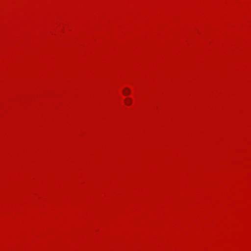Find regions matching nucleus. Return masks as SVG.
<instances>
[{"mask_svg": "<svg viewBox=\"0 0 251 251\" xmlns=\"http://www.w3.org/2000/svg\"><path fill=\"white\" fill-rule=\"evenodd\" d=\"M130 90L128 88H126L124 89L123 93L125 95H127L130 93Z\"/></svg>", "mask_w": 251, "mask_h": 251, "instance_id": "obj_1", "label": "nucleus"}, {"mask_svg": "<svg viewBox=\"0 0 251 251\" xmlns=\"http://www.w3.org/2000/svg\"><path fill=\"white\" fill-rule=\"evenodd\" d=\"M131 100L130 99H126L125 100V102L126 104L129 105L131 103Z\"/></svg>", "mask_w": 251, "mask_h": 251, "instance_id": "obj_2", "label": "nucleus"}]
</instances>
